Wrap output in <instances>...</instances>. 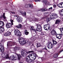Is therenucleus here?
<instances>
[{
  "label": "nucleus",
  "instance_id": "6e6d98bb",
  "mask_svg": "<svg viewBox=\"0 0 63 63\" xmlns=\"http://www.w3.org/2000/svg\"><path fill=\"white\" fill-rule=\"evenodd\" d=\"M45 49H46V50H47V49L46 48Z\"/></svg>",
  "mask_w": 63,
  "mask_h": 63
},
{
  "label": "nucleus",
  "instance_id": "37998d69",
  "mask_svg": "<svg viewBox=\"0 0 63 63\" xmlns=\"http://www.w3.org/2000/svg\"><path fill=\"white\" fill-rule=\"evenodd\" d=\"M49 15H50V13H47V16H48Z\"/></svg>",
  "mask_w": 63,
  "mask_h": 63
},
{
  "label": "nucleus",
  "instance_id": "4c0bfd02",
  "mask_svg": "<svg viewBox=\"0 0 63 63\" xmlns=\"http://www.w3.org/2000/svg\"><path fill=\"white\" fill-rule=\"evenodd\" d=\"M57 38L59 39H61V35L57 37Z\"/></svg>",
  "mask_w": 63,
  "mask_h": 63
},
{
  "label": "nucleus",
  "instance_id": "a878e982",
  "mask_svg": "<svg viewBox=\"0 0 63 63\" xmlns=\"http://www.w3.org/2000/svg\"><path fill=\"white\" fill-rule=\"evenodd\" d=\"M24 33L26 35H28L29 34V32H27V30H25L24 31Z\"/></svg>",
  "mask_w": 63,
  "mask_h": 63
},
{
  "label": "nucleus",
  "instance_id": "9b49d317",
  "mask_svg": "<svg viewBox=\"0 0 63 63\" xmlns=\"http://www.w3.org/2000/svg\"><path fill=\"white\" fill-rule=\"evenodd\" d=\"M22 18H21V17L19 16L17 17L16 19V20L19 23L21 22L22 21Z\"/></svg>",
  "mask_w": 63,
  "mask_h": 63
},
{
  "label": "nucleus",
  "instance_id": "c03bdc74",
  "mask_svg": "<svg viewBox=\"0 0 63 63\" xmlns=\"http://www.w3.org/2000/svg\"><path fill=\"white\" fill-rule=\"evenodd\" d=\"M43 2H44V3H47V1H43Z\"/></svg>",
  "mask_w": 63,
  "mask_h": 63
},
{
  "label": "nucleus",
  "instance_id": "8fccbe9b",
  "mask_svg": "<svg viewBox=\"0 0 63 63\" xmlns=\"http://www.w3.org/2000/svg\"><path fill=\"white\" fill-rule=\"evenodd\" d=\"M44 11H47V8H45V9H44Z\"/></svg>",
  "mask_w": 63,
  "mask_h": 63
},
{
  "label": "nucleus",
  "instance_id": "6ab92c4d",
  "mask_svg": "<svg viewBox=\"0 0 63 63\" xmlns=\"http://www.w3.org/2000/svg\"><path fill=\"white\" fill-rule=\"evenodd\" d=\"M4 28L3 27H1L0 28V33H1L2 32H3L4 31Z\"/></svg>",
  "mask_w": 63,
  "mask_h": 63
},
{
  "label": "nucleus",
  "instance_id": "c756f323",
  "mask_svg": "<svg viewBox=\"0 0 63 63\" xmlns=\"http://www.w3.org/2000/svg\"><path fill=\"white\" fill-rule=\"evenodd\" d=\"M50 20H51V19H50V18H47V19L46 21L47 22H48Z\"/></svg>",
  "mask_w": 63,
  "mask_h": 63
},
{
  "label": "nucleus",
  "instance_id": "473e14b6",
  "mask_svg": "<svg viewBox=\"0 0 63 63\" xmlns=\"http://www.w3.org/2000/svg\"><path fill=\"white\" fill-rule=\"evenodd\" d=\"M61 35H60V34H56V37L57 38H58Z\"/></svg>",
  "mask_w": 63,
  "mask_h": 63
},
{
  "label": "nucleus",
  "instance_id": "052dcab7",
  "mask_svg": "<svg viewBox=\"0 0 63 63\" xmlns=\"http://www.w3.org/2000/svg\"><path fill=\"white\" fill-rule=\"evenodd\" d=\"M46 59L45 58V60H46Z\"/></svg>",
  "mask_w": 63,
  "mask_h": 63
},
{
  "label": "nucleus",
  "instance_id": "423d86ee",
  "mask_svg": "<svg viewBox=\"0 0 63 63\" xmlns=\"http://www.w3.org/2000/svg\"><path fill=\"white\" fill-rule=\"evenodd\" d=\"M35 25L37 26L36 31H37L41 32L42 31V26L41 25H38L37 24Z\"/></svg>",
  "mask_w": 63,
  "mask_h": 63
},
{
  "label": "nucleus",
  "instance_id": "4d7b16f0",
  "mask_svg": "<svg viewBox=\"0 0 63 63\" xmlns=\"http://www.w3.org/2000/svg\"><path fill=\"white\" fill-rule=\"evenodd\" d=\"M35 35H33V37H34V36H35Z\"/></svg>",
  "mask_w": 63,
  "mask_h": 63
},
{
  "label": "nucleus",
  "instance_id": "ea45409f",
  "mask_svg": "<svg viewBox=\"0 0 63 63\" xmlns=\"http://www.w3.org/2000/svg\"><path fill=\"white\" fill-rule=\"evenodd\" d=\"M33 28H34V26H32V27H31V30H33Z\"/></svg>",
  "mask_w": 63,
  "mask_h": 63
},
{
  "label": "nucleus",
  "instance_id": "3c124183",
  "mask_svg": "<svg viewBox=\"0 0 63 63\" xmlns=\"http://www.w3.org/2000/svg\"><path fill=\"white\" fill-rule=\"evenodd\" d=\"M44 15H47V13H45L44 14Z\"/></svg>",
  "mask_w": 63,
  "mask_h": 63
},
{
  "label": "nucleus",
  "instance_id": "7ed1b4c3",
  "mask_svg": "<svg viewBox=\"0 0 63 63\" xmlns=\"http://www.w3.org/2000/svg\"><path fill=\"white\" fill-rule=\"evenodd\" d=\"M10 21H11V24L10 23H8L6 24V27L7 28H11L12 26V25H14L13 24V22H14V20L11 19L10 20Z\"/></svg>",
  "mask_w": 63,
  "mask_h": 63
},
{
  "label": "nucleus",
  "instance_id": "a211bd4d",
  "mask_svg": "<svg viewBox=\"0 0 63 63\" xmlns=\"http://www.w3.org/2000/svg\"><path fill=\"white\" fill-rule=\"evenodd\" d=\"M16 27L18 29H21L22 27V25L21 24H19V25L16 26Z\"/></svg>",
  "mask_w": 63,
  "mask_h": 63
},
{
  "label": "nucleus",
  "instance_id": "5fc2aeb1",
  "mask_svg": "<svg viewBox=\"0 0 63 63\" xmlns=\"http://www.w3.org/2000/svg\"><path fill=\"white\" fill-rule=\"evenodd\" d=\"M2 16H1L0 17V18H2Z\"/></svg>",
  "mask_w": 63,
  "mask_h": 63
},
{
  "label": "nucleus",
  "instance_id": "c9c22d12",
  "mask_svg": "<svg viewBox=\"0 0 63 63\" xmlns=\"http://www.w3.org/2000/svg\"><path fill=\"white\" fill-rule=\"evenodd\" d=\"M32 31H34V32H36V31H37V29H32Z\"/></svg>",
  "mask_w": 63,
  "mask_h": 63
},
{
  "label": "nucleus",
  "instance_id": "0eeeda50",
  "mask_svg": "<svg viewBox=\"0 0 63 63\" xmlns=\"http://www.w3.org/2000/svg\"><path fill=\"white\" fill-rule=\"evenodd\" d=\"M58 15L57 14L55 13H53L50 16V18L51 19H54L55 18H56V16H57L58 17Z\"/></svg>",
  "mask_w": 63,
  "mask_h": 63
},
{
  "label": "nucleus",
  "instance_id": "aec40b11",
  "mask_svg": "<svg viewBox=\"0 0 63 63\" xmlns=\"http://www.w3.org/2000/svg\"><path fill=\"white\" fill-rule=\"evenodd\" d=\"M30 56H34L35 57H36L37 55L36 54V53L34 54H29Z\"/></svg>",
  "mask_w": 63,
  "mask_h": 63
},
{
  "label": "nucleus",
  "instance_id": "a18cd8bd",
  "mask_svg": "<svg viewBox=\"0 0 63 63\" xmlns=\"http://www.w3.org/2000/svg\"><path fill=\"white\" fill-rule=\"evenodd\" d=\"M52 9V7H51L49 8V10H51Z\"/></svg>",
  "mask_w": 63,
  "mask_h": 63
},
{
  "label": "nucleus",
  "instance_id": "b1692460",
  "mask_svg": "<svg viewBox=\"0 0 63 63\" xmlns=\"http://www.w3.org/2000/svg\"><path fill=\"white\" fill-rule=\"evenodd\" d=\"M41 46H41V44L40 43H37V47H41Z\"/></svg>",
  "mask_w": 63,
  "mask_h": 63
},
{
  "label": "nucleus",
  "instance_id": "72a5a7b5",
  "mask_svg": "<svg viewBox=\"0 0 63 63\" xmlns=\"http://www.w3.org/2000/svg\"><path fill=\"white\" fill-rule=\"evenodd\" d=\"M39 11H42V12H44V11H45V9L43 8H42L40 9Z\"/></svg>",
  "mask_w": 63,
  "mask_h": 63
},
{
  "label": "nucleus",
  "instance_id": "393cba45",
  "mask_svg": "<svg viewBox=\"0 0 63 63\" xmlns=\"http://www.w3.org/2000/svg\"><path fill=\"white\" fill-rule=\"evenodd\" d=\"M38 19L34 18V20L32 19V18H31L30 20H31V21H33L35 22L36 21H38Z\"/></svg>",
  "mask_w": 63,
  "mask_h": 63
},
{
  "label": "nucleus",
  "instance_id": "49530a36",
  "mask_svg": "<svg viewBox=\"0 0 63 63\" xmlns=\"http://www.w3.org/2000/svg\"><path fill=\"white\" fill-rule=\"evenodd\" d=\"M12 48H10H10H9V50H10V51H12Z\"/></svg>",
  "mask_w": 63,
  "mask_h": 63
},
{
  "label": "nucleus",
  "instance_id": "39448f33",
  "mask_svg": "<svg viewBox=\"0 0 63 63\" xmlns=\"http://www.w3.org/2000/svg\"><path fill=\"white\" fill-rule=\"evenodd\" d=\"M14 32L15 35H16L17 36H21V33L18 29H15Z\"/></svg>",
  "mask_w": 63,
  "mask_h": 63
},
{
  "label": "nucleus",
  "instance_id": "f8f14e48",
  "mask_svg": "<svg viewBox=\"0 0 63 63\" xmlns=\"http://www.w3.org/2000/svg\"><path fill=\"white\" fill-rule=\"evenodd\" d=\"M25 8H27L29 7L31 8H32L33 7V4H26L25 5Z\"/></svg>",
  "mask_w": 63,
  "mask_h": 63
},
{
  "label": "nucleus",
  "instance_id": "2eb2a0df",
  "mask_svg": "<svg viewBox=\"0 0 63 63\" xmlns=\"http://www.w3.org/2000/svg\"><path fill=\"white\" fill-rule=\"evenodd\" d=\"M11 34V33L10 32H7L4 33V35L5 36H8L10 35Z\"/></svg>",
  "mask_w": 63,
  "mask_h": 63
},
{
  "label": "nucleus",
  "instance_id": "dca6fc26",
  "mask_svg": "<svg viewBox=\"0 0 63 63\" xmlns=\"http://www.w3.org/2000/svg\"><path fill=\"white\" fill-rule=\"evenodd\" d=\"M60 22H61V20L58 19L56 20L55 22V24H59Z\"/></svg>",
  "mask_w": 63,
  "mask_h": 63
},
{
  "label": "nucleus",
  "instance_id": "58836bf2",
  "mask_svg": "<svg viewBox=\"0 0 63 63\" xmlns=\"http://www.w3.org/2000/svg\"><path fill=\"white\" fill-rule=\"evenodd\" d=\"M53 6L54 8H56V5L55 4L53 5Z\"/></svg>",
  "mask_w": 63,
  "mask_h": 63
},
{
  "label": "nucleus",
  "instance_id": "09e8293b",
  "mask_svg": "<svg viewBox=\"0 0 63 63\" xmlns=\"http://www.w3.org/2000/svg\"><path fill=\"white\" fill-rule=\"evenodd\" d=\"M41 34L42 35H44V33H43V32H41Z\"/></svg>",
  "mask_w": 63,
  "mask_h": 63
},
{
  "label": "nucleus",
  "instance_id": "4be33fe9",
  "mask_svg": "<svg viewBox=\"0 0 63 63\" xmlns=\"http://www.w3.org/2000/svg\"><path fill=\"white\" fill-rule=\"evenodd\" d=\"M52 42L53 43V46H55L57 44V42L56 41H55L54 40H52Z\"/></svg>",
  "mask_w": 63,
  "mask_h": 63
},
{
  "label": "nucleus",
  "instance_id": "f3484780",
  "mask_svg": "<svg viewBox=\"0 0 63 63\" xmlns=\"http://www.w3.org/2000/svg\"><path fill=\"white\" fill-rule=\"evenodd\" d=\"M4 25V23L2 21H0V27H2Z\"/></svg>",
  "mask_w": 63,
  "mask_h": 63
},
{
  "label": "nucleus",
  "instance_id": "ddd939ff",
  "mask_svg": "<svg viewBox=\"0 0 63 63\" xmlns=\"http://www.w3.org/2000/svg\"><path fill=\"white\" fill-rule=\"evenodd\" d=\"M51 35L53 36L54 35H56V34H57V33L56 32V31L54 30H53L51 31L50 32Z\"/></svg>",
  "mask_w": 63,
  "mask_h": 63
},
{
  "label": "nucleus",
  "instance_id": "f704fd0d",
  "mask_svg": "<svg viewBox=\"0 0 63 63\" xmlns=\"http://www.w3.org/2000/svg\"><path fill=\"white\" fill-rule=\"evenodd\" d=\"M5 13H3V18H4V19H5L6 18V16H5Z\"/></svg>",
  "mask_w": 63,
  "mask_h": 63
},
{
  "label": "nucleus",
  "instance_id": "2f4dec72",
  "mask_svg": "<svg viewBox=\"0 0 63 63\" xmlns=\"http://www.w3.org/2000/svg\"><path fill=\"white\" fill-rule=\"evenodd\" d=\"M18 12L19 13H20L21 14L22 16H23V12L21 11H18Z\"/></svg>",
  "mask_w": 63,
  "mask_h": 63
},
{
  "label": "nucleus",
  "instance_id": "5701e85b",
  "mask_svg": "<svg viewBox=\"0 0 63 63\" xmlns=\"http://www.w3.org/2000/svg\"><path fill=\"white\" fill-rule=\"evenodd\" d=\"M58 53H56L55 55H53V58H56V57H58Z\"/></svg>",
  "mask_w": 63,
  "mask_h": 63
},
{
  "label": "nucleus",
  "instance_id": "6e6552de",
  "mask_svg": "<svg viewBox=\"0 0 63 63\" xmlns=\"http://www.w3.org/2000/svg\"><path fill=\"white\" fill-rule=\"evenodd\" d=\"M16 44V43L15 42H10L8 43H7V48H8V47H9L10 46L12 47V46H14Z\"/></svg>",
  "mask_w": 63,
  "mask_h": 63
},
{
  "label": "nucleus",
  "instance_id": "9d476101",
  "mask_svg": "<svg viewBox=\"0 0 63 63\" xmlns=\"http://www.w3.org/2000/svg\"><path fill=\"white\" fill-rule=\"evenodd\" d=\"M44 28L46 30H48L50 28L49 25H44Z\"/></svg>",
  "mask_w": 63,
  "mask_h": 63
},
{
  "label": "nucleus",
  "instance_id": "79ce46f5",
  "mask_svg": "<svg viewBox=\"0 0 63 63\" xmlns=\"http://www.w3.org/2000/svg\"><path fill=\"white\" fill-rule=\"evenodd\" d=\"M32 63H37V62L36 61L34 62L33 61L32 62Z\"/></svg>",
  "mask_w": 63,
  "mask_h": 63
},
{
  "label": "nucleus",
  "instance_id": "680f3d73",
  "mask_svg": "<svg viewBox=\"0 0 63 63\" xmlns=\"http://www.w3.org/2000/svg\"><path fill=\"white\" fill-rule=\"evenodd\" d=\"M23 1H25V0H23Z\"/></svg>",
  "mask_w": 63,
  "mask_h": 63
},
{
  "label": "nucleus",
  "instance_id": "e433bc0d",
  "mask_svg": "<svg viewBox=\"0 0 63 63\" xmlns=\"http://www.w3.org/2000/svg\"><path fill=\"white\" fill-rule=\"evenodd\" d=\"M35 2H40L41 0H34Z\"/></svg>",
  "mask_w": 63,
  "mask_h": 63
},
{
  "label": "nucleus",
  "instance_id": "4468645a",
  "mask_svg": "<svg viewBox=\"0 0 63 63\" xmlns=\"http://www.w3.org/2000/svg\"><path fill=\"white\" fill-rule=\"evenodd\" d=\"M0 50L1 52H3L4 51V46L1 45V44H0Z\"/></svg>",
  "mask_w": 63,
  "mask_h": 63
},
{
  "label": "nucleus",
  "instance_id": "a19ab883",
  "mask_svg": "<svg viewBox=\"0 0 63 63\" xmlns=\"http://www.w3.org/2000/svg\"><path fill=\"white\" fill-rule=\"evenodd\" d=\"M23 14V15H25V16H26V12H24V13Z\"/></svg>",
  "mask_w": 63,
  "mask_h": 63
},
{
  "label": "nucleus",
  "instance_id": "de8ad7c7",
  "mask_svg": "<svg viewBox=\"0 0 63 63\" xmlns=\"http://www.w3.org/2000/svg\"><path fill=\"white\" fill-rule=\"evenodd\" d=\"M12 14H15V12H11Z\"/></svg>",
  "mask_w": 63,
  "mask_h": 63
},
{
  "label": "nucleus",
  "instance_id": "bb28decb",
  "mask_svg": "<svg viewBox=\"0 0 63 63\" xmlns=\"http://www.w3.org/2000/svg\"><path fill=\"white\" fill-rule=\"evenodd\" d=\"M53 47V44L52 45H50V46L49 45V46H48V48H52Z\"/></svg>",
  "mask_w": 63,
  "mask_h": 63
},
{
  "label": "nucleus",
  "instance_id": "f257e3e1",
  "mask_svg": "<svg viewBox=\"0 0 63 63\" xmlns=\"http://www.w3.org/2000/svg\"><path fill=\"white\" fill-rule=\"evenodd\" d=\"M1 55L2 57L3 58H5L6 59H9L10 60L11 59L12 60H17V59H15V58H18V60H20L21 58V56L20 54H16V56H14V55H12L10 57H9V54H7L5 52H3L1 53Z\"/></svg>",
  "mask_w": 63,
  "mask_h": 63
},
{
  "label": "nucleus",
  "instance_id": "20e7f679",
  "mask_svg": "<svg viewBox=\"0 0 63 63\" xmlns=\"http://www.w3.org/2000/svg\"><path fill=\"white\" fill-rule=\"evenodd\" d=\"M31 52H34L33 51H28L27 52L25 51H21V55L23 56H25L26 55H27L28 54L30 53Z\"/></svg>",
  "mask_w": 63,
  "mask_h": 63
},
{
  "label": "nucleus",
  "instance_id": "7c9ffc66",
  "mask_svg": "<svg viewBox=\"0 0 63 63\" xmlns=\"http://www.w3.org/2000/svg\"><path fill=\"white\" fill-rule=\"evenodd\" d=\"M48 46H49L50 45H52V43H51V42H48Z\"/></svg>",
  "mask_w": 63,
  "mask_h": 63
},
{
  "label": "nucleus",
  "instance_id": "864d4df0",
  "mask_svg": "<svg viewBox=\"0 0 63 63\" xmlns=\"http://www.w3.org/2000/svg\"><path fill=\"white\" fill-rule=\"evenodd\" d=\"M15 17H17V15H15Z\"/></svg>",
  "mask_w": 63,
  "mask_h": 63
},
{
  "label": "nucleus",
  "instance_id": "412c9836",
  "mask_svg": "<svg viewBox=\"0 0 63 63\" xmlns=\"http://www.w3.org/2000/svg\"><path fill=\"white\" fill-rule=\"evenodd\" d=\"M63 4V2H61L60 4H58V6L59 7V8H62L63 7L62 6V4Z\"/></svg>",
  "mask_w": 63,
  "mask_h": 63
},
{
  "label": "nucleus",
  "instance_id": "603ef678",
  "mask_svg": "<svg viewBox=\"0 0 63 63\" xmlns=\"http://www.w3.org/2000/svg\"><path fill=\"white\" fill-rule=\"evenodd\" d=\"M63 51V49L60 52H62Z\"/></svg>",
  "mask_w": 63,
  "mask_h": 63
},
{
  "label": "nucleus",
  "instance_id": "cd10ccee",
  "mask_svg": "<svg viewBox=\"0 0 63 63\" xmlns=\"http://www.w3.org/2000/svg\"><path fill=\"white\" fill-rule=\"evenodd\" d=\"M18 49V48L17 47H16L14 48V50L15 51H16V50H17Z\"/></svg>",
  "mask_w": 63,
  "mask_h": 63
},
{
  "label": "nucleus",
  "instance_id": "c85d7f7f",
  "mask_svg": "<svg viewBox=\"0 0 63 63\" xmlns=\"http://www.w3.org/2000/svg\"><path fill=\"white\" fill-rule=\"evenodd\" d=\"M61 12L62 13H61L60 14V16H63V9L61 11Z\"/></svg>",
  "mask_w": 63,
  "mask_h": 63
},
{
  "label": "nucleus",
  "instance_id": "f03ea898",
  "mask_svg": "<svg viewBox=\"0 0 63 63\" xmlns=\"http://www.w3.org/2000/svg\"><path fill=\"white\" fill-rule=\"evenodd\" d=\"M18 40L20 44L21 45H24V44H26L27 43L29 45H30L31 44L30 42L29 41L28 39H25L21 37L18 38Z\"/></svg>",
  "mask_w": 63,
  "mask_h": 63
},
{
  "label": "nucleus",
  "instance_id": "bf43d9fd",
  "mask_svg": "<svg viewBox=\"0 0 63 63\" xmlns=\"http://www.w3.org/2000/svg\"><path fill=\"white\" fill-rule=\"evenodd\" d=\"M32 58H34L33 57H31Z\"/></svg>",
  "mask_w": 63,
  "mask_h": 63
},
{
  "label": "nucleus",
  "instance_id": "1a4fd4ad",
  "mask_svg": "<svg viewBox=\"0 0 63 63\" xmlns=\"http://www.w3.org/2000/svg\"><path fill=\"white\" fill-rule=\"evenodd\" d=\"M30 56H31L29 55V56H27L26 58V60L27 62H28V63H29V62H31V59H29L30 58Z\"/></svg>",
  "mask_w": 63,
  "mask_h": 63
},
{
  "label": "nucleus",
  "instance_id": "13d9d810",
  "mask_svg": "<svg viewBox=\"0 0 63 63\" xmlns=\"http://www.w3.org/2000/svg\"><path fill=\"white\" fill-rule=\"evenodd\" d=\"M33 35H35V33H34V34H33Z\"/></svg>",
  "mask_w": 63,
  "mask_h": 63
}]
</instances>
